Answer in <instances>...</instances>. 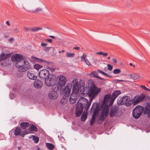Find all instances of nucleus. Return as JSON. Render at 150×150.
I'll list each match as a JSON object with an SVG mask.
<instances>
[{
    "instance_id": "obj_49",
    "label": "nucleus",
    "mask_w": 150,
    "mask_h": 150,
    "mask_svg": "<svg viewBox=\"0 0 150 150\" xmlns=\"http://www.w3.org/2000/svg\"><path fill=\"white\" fill-rule=\"evenodd\" d=\"M117 82H119L121 81H124L125 82H129L130 81H127V80H119L118 79L117 80Z\"/></svg>"
},
{
    "instance_id": "obj_22",
    "label": "nucleus",
    "mask_w": 150,
    "mask_h": 150,
    "mask_svg": "<svg viewBox=\"0 0 150 150\" xmlns=\"http://www.w3.org/2000/svg\"><path fill=\"white\" fill-rule=\"evenodd\" d=\"M80 88L81 86L73 87L72 93L77 95V94L79 91Z\"/></svg>"
},
{
    "instance_id": "obj_42",
    "label": "nucleus",
    "mask_w": 150,
    "mask_h": 150,
    "mask_svg": "<svg viewBox=\"0 0 150 150\" xmlns=\"http://www.w3.org/2000/svg\"><path fill=\"white\" fill-rule=\"evenodd\" d=\"M115 99H114V98H112V97H111L109 103V105L110 106H111L112 105Z\"/></svg>"
},
{
    "instance_id": "obj_2",
    "label": "nucleus",
    "mask_w": 150,
    "mask_h": 150,
    "mask_svg": "<svg viewBox=\"0 0 150 150\" xmlns=\"http://www.w3.org/2000/svg\"><path fill=\"white\" fill-rule=\"evenodd\" d=\"M11 59L16 62L15 66L20 72L25 71L30 67L29 62L24 59L21 54H16L14 55Z\"/></svg>"
},
{
    "instance_id": "obj_54",
    "label": "nucleus",
    "mask_w": 150,
    "mask_h": 150,
    "mask_svg": "<svg viewBox=\"0 0 150 150\" xmlns=\"http://www.w3.org/2000/svg\"><path fill=\"white\" fill-rule=\"evenodd\" d=\"M97 71L98 72H99L102 74L103 75V74L104 73V72L101 71L100 70H98Z\"/></svg>"
},
{
    "instance_id": "obj_61",
    "label": "nucleus",
    "mask_w": 150,
    "mask_h": 150,
    "mask_svg": "<svg viewBox=\"0 0 150 150\" xmlns=\"http://www.w3.org/2000/svg\"><path fill=\"white\" fill-rule=\"evenodd\" d=\"M50 38H51L53 39L54 38V36H51V35H50Z\"/></svg>"
},
{
    "instance_id": "obj_24",
    "label": "nucleus",
    "mask_w": 150,
    "mask_h": 150,
    "mask_svg": "<svg viewBox=\"0 0 150 150\" xmlns=\"http://www.w3.org/2000/svg\"><path fill=\"white\" fill-rule=\"evenodd\" d=\"M87 110H84V112L81 116V120L82 121H85L87 117Z\"/></svg>"
},
{
    "instance_id": "obj_50",
    "label": "nucleus",
    "mask_w": 150,
    "mask_h": 150,
    "mask_svg": "<svg viewBox=\"0 0 150 150\" xmlns=\"http://www.w3.org/2000/svg\"><path fill=\"white\" fill-rule=\"evenodd\" d=\"M47 44L46 43H42L41 44V45L43 47H46V46H47Z\"/></svg>"
},
{
    "instance_id": "obj_33",
    "label": "nucleus",
    "mask_w": 150,
    "mask_h": 150,
    "mask_svg": "<svg viewBox=\"0 0 150 150\" xmlns=\"http://www.w3.org/2000/svg\"><path fill=\"white\" fill-rule=\"evenodd\" d=\"M75 56V54L74 53H71L69 52H66V57H73Z\"/></svg>"
},
{
    "instance_id": "obj_63",
    "label": "nucleus",
    "mask_w": 150,
    "mask_h": 150,
    "mask_svg": "<svg viewBox=\"0 0 150 150\" xmlns=\"http://www.w3.org/2000/svg\"><path fill=\"white\" fill-rule=\"evenodd\" d=\"M129 65L131 66H132L133 65L132 64V63H130L129 64Z\"/></svg>"
},
{
    "instance_id": "obj_14",
    "label": "nucleus",
    "mask_w": 150,
    "mask_h": 150,
    "mask_svg": "<svg viewBox=\"0 0 150 150\" xmlns=\"http://www.w3.org/2000/svg\"><path fill=\"white\" fill-rule=\"evenodd\" d=\"M118 108L117 107H112L110 110L109 115L111 117L115 116L118 113Z\"/></svg>"
},
{
    "instance_id": "obj_4",
    "label": "nucleus",
    "mask_w": 150,
    "mask_h": 150,
    "mask_svg": "<svg viewBox=\"0 0 150 150\" xmlns=\"http://www.w3.org/2000/svg\"><path fill=\"white\" fill-rule=\"evenodd\" d=\"M108 106L105 105L103 106L102 111L101 112L100 116L98 119L99 122L101 123L105 119L106 117L109 114Z\"/></svg>"
},
{
    "instance_id": "obj_23",
    "label": "nucleus",
    "mask_w": 150,
    "mask_h": 150,
    "mask_svg": "<svg viewBox=\"0 0 150 150\" xmlns=\"http://www.w3.org/2000/svg\"><path fill=\"white\" fill-rule=\"evenodd\" d=\"M130 78L133 80H136L140 78V75L134 73L130 75Z\"/></svg>"
},
{
    "instance_id": "obj_47",
    "label": "nucleus",
    "mask_w": 150,
    "mask_h": 150,
    "mask_svg": "<svg viewBox=\"0 0 150 150\" xmlns=\"http://www.w3.org/2000/svg\"><path fill=\"white\" fill-rule=\"evenodd\" d=\"M24 29L26 31H31V28H27L26 27H24Z\"/></svg>"
},
{
    "instance_id": "obj_37",
    "label": "nucleus",
    "mask_w": 150,
    "mask_h": 150,
    "mask_svg": "<svg viewBox=\"0 0 150 150\" xmlns=\"http://www.w3.org/2000/svg\"><path fill=\"white\" fill-rule=\"evenodd\" d=\"M96 54H100L103 55L104 57H106L108 55V53H105L103 52H97L96 53Z\"/></svg>"
},
{
    "instance_id": "obj_32",
    "label": "nucleus",
    "mask_w": 150,
    "mask_h": 150,
    "mask_svg": "<svg viewBox=\"0 0 150 150\" xmlns=\"http://www.w3.org/2000/svg\"><path fill=\"white\" fill-rule=\"evenodd\" d=\"M42 28H39V27H32L31 28V31L36 32L40 30H42Z\"/></svg>"
},
{
    "instance_id": "obj_52",
    "label": "nucleus",
    "mask_w": 150,
    "mask_h": 150,
    "mask_svg": "<svg viewBox=\"0 0 150 150\" xmlns=\"http://www.w3.org/2000/svg\"><path fill=\"white\" fill-rule=\"evenodd\" d=\"M113 62L115 64H116L117 63V59H112Z\"/></svg>"
},
{
    "instance_id": "obj_59",
    "label": "nucleus",
    "mask_w": 150,
    "mask_h": 150,
    "mask_svg": "<svg viewBox=\"0 0 150 150\" xmlns=\"http://www.w3.org/2000/svg\"><path fill=\"white\" fill-rule=\"evenodd\" d=\"M105 76L107 77H109V75H108V74H106L104 72V73L103 74Z\"/></svg>"
},
{
    "instance_id": "obj_21",
    "label": "nucleus",
    "mask_w": 150,
    "mask_h": 150,
    "mask_svg": "<svg viewBox=\"0 0 150 150\" xmlns=\"http://www.w3.org/2000/svg\"><path fill=\"white\" fill-rule=\"evenodd\" d=\"M77 95L75 94H71L70 97V102L71 104H73L76 101L77 99Z\"/></svg>"
},
{
    "instance_id": "obj_53",
    "label": "nucleus",
    "mask_w": 150,
    "mask_h": 150,
    "mask_svg": "<svg viewBox=\"0 0 150 150\" xmlns=\"http://www.w3.org/2000/svg\"><path fill=\"white\" fill-rule=\"evenodd\" d=\"M49 69L52 71H55V69L54 68H52L50 67L49 68Z\"/></svg>"
},
{
    "instance_id": "obj_51",
    "label": "nucleus",
    "mask_w": 150,
    "mask_h": 150,
    "mask_svg": "<svg viewBox=\"0 0 150 150\" xmlns=\"http://www.w3.org/2000/svg\"><path fill=\"white\" fill-rule=\"evenodd\" d=\"M14 40V39L13 38H11L8 40V41L11 43L12 42V41Z\"/></svg>"
},
{
    "instance_id": "obj_12",
    "label": "nucleus",
    "mask_w": 150,
    "mask_h": 150,
    "mask_svg": "<svg viewBox=\"0 0 150 150\" xmlns=\"http://www.w3.org/2000/svg\"><path fill=\"white\" fill-rule=\"evenodd\" d=\"M50 74L49 71L46 69L41 70L39 73V76L40 79L42 80L45 79Z\"/></svg>"
},
{
    "instance_id": "obj_43",
    "label": "nucleus",
    "mask_w": 150,
    "mask_h": 150,
    "mask_svg": "<svg viewBox=\"0 0 150 150\" xmlns=\"http://www.w3.org/2000/svg\"><path fill=\"white\" fill-rule=\"evenodd\" d=\"M85 63L88 66H90L91 65V64L89 60L86 59L84 61Z\"/></svg>"
},
{
    "instance_id": "obj_60",
    "label": "nucleus",
    "mask_w": 150,
    "mask_h": 150,
    "mask_svg": "<svg viewBox=\"0 0 150 150\" xmlns=\"http://www.w3.org/2000/svg\"><path fill=\"white\" fill-rule=\"evenodd\" d=\"M65 52V51L64 50H62V51H59V53H61L62 52Z\"/></svg>"
},
{
    "instance_id": "obj_8",
    "label": "nucleus",
    "mask_w": 150,
    "mask_h": 150,
    "mask_svg": "<svg viewBox=\"0 0 150 150\" xmlns=\"http://www.w3.org/2000/svg\"><path fill=\"white\" fill-rule=\"evenodd\" d=\"M144 110V108L141 106H138L135 107L133 111V117L136 118H139Z\"/></svg>"
},
{
    "instance_id": "obj_48",
    "label": "nucleus",
    "mask_w": 150,
    "mask_h": 150,
    "mask_svg": "<svg viewBox=\"0 0 150 150\" xmlns=\"http://www.w3.org/2000/svg\"><path fill=\"white\" fill-rule=\"evenodd\" d=\"M89 97L91 98V99L89 100V102H88V103H90L91 104L93 99L95 97H93V96H89Z\"/></svg>"
},
{
    "instance_id": "obj_30",
    "label": "nucleus",
    "mask_w": 150,
    "mask_h": 150,
    "mask_svg": "<svg viewBox=\"0 0 150 150\" xmlns=\"http://www.w3.org/2000/svg\"><path fill=\"white\" fill-rule=\"evenodd\" d=\"M46 145L47 148L50 150H52L54 148V146L51 144L49 143H46Z\"/></svg>"
},
{
    "instance_id": "obj_29",
    "label": "nucleus",
    "mask_w": 150,
    "mask_h": 150,
    "mask_svg": "<svg viewBox=\"0 0 150 150\" xmlns=\"http://www.w3.org/2000/svg\"><path fill=\"white\" fill-rule=\"evenodd\" d=\"M37 129L35 126L32 125L30 127L29 129L27 130H28V132H29L30 131L31 132V133L32 131H36Z\"/></svg>"
},
{
    "instance_id": "obj_62",
    "label": "nucleus",
    "mask_w": 150,
    "mask_h": 150,
    "mask_svg": "<svg viewBox=\"0 0 150 150\" xmlns=\"http://www.w3.org/2000/svg\"><path fill=\"white\" fill-rule=\"evenodd\" d=\"M4 37L6 38H7L8 37V36L7 35H4Z\"/></svg>"
},
{
    "instance_id": "obj_19",
    "label": "nucleus",
    "mask_w": 150,
    "mask_h": 150,
    "mask_svg": "<svg viewBox=\"0 0 150 150\" xmlns=\"http://www.w3.org/2000/svg\"><path fill=\"white\" fill-rule=\"evenodd\" d=\"M70 85H71V87L72 86L73 87L81 86L80 83L78 81V79L76 78L72 80Z\"/></svg>"
},
{
    "instance_id": "obj_9",
    "label": "nucleus",
    "mask_w": 150,
    "mask_h": 150,
    "mask_svg": "<svg viewBox=\"0 0 150 150\" xmlns=\"http://www.w3.org/2000/svg\"><path fill=\"white\" fill-rule=\"evenodd\" d=\"M71 85L70 83H68L64 88L61 91V93L64 97H68L71 91Z\"/></svg>"
},
{
    "instance_id": "obj_7",
    "label": "nucleus",
    "mask_w": 150,
    "mask_h": 150,
    "mask_svg": "<svg viewBox=\"0 0 150 150\" xmlns=\"http://www.w3.org/2000/svg\"><path fill=\"white\" fill-rule=\"evenodd\" d=\"M45 80V84L47 86H52L55 84V76L53 74H50Z\"/></svg>"
},
{
    "instance_id": "obj_31",
    "label": "nucleus",
    "mask_w": 150,
    "mask_h": 150,
    "mask_svg": "<svg viewBox=\"0 0 150 150\" xmlns=\"http://www.w3.org/2000/svg\"><path fill=\"white\" fill-rule=\"evenodd\" d=\"M62 98L61 100V103L63 104H66L67 102V99L68 97H64Z\"/></svg>"
},
{
    "instance_id": "obj_57",
    "label": "nucleus",
    "mask_w": 150,
    "mask_h": 150,
    "mask_svg": "<svg viewBox=\"0 0 150 150\" xmlns=\"http://www.w3.org/2000/svg\"><path fill=\"white\" fill-rule=\"evenodd\" d=\"M74 49H76V50H79L80 49V47H74Z\"/></svg>"
},
{
    "instance_id": "obj_35",
    "label": "nucleus",
    "mask_w": 150,
    "mask_h": 150,
    "mask_svg": "<svg viewBox=\"0 0 150 150\" xmlns=\"http://www.w3.org/2000/svg\"><path fill=\"white\" fill-rule=\"evenodd\" d=\"M34 67L35 69L37 70H39L40 69L42 68V66L38 64H35L34 65Z\"/></svg>"
},
{
    "instance_id": "obj_27",
    "label": "nucleus",
    "mask_w": 150,
    "mask_h": 150,
    "mask_svg": "<svg viewBox=\"0 0 150 150\" xmlns=\"http://www.w3.org/2000/svg\"><path fill=\"white\" fill-rule=\"evenodd\" d=\"M121 93L120 91H115L112 93V97L115 99L116 97Z\"/></svg>"
},
{
    "instance_id": "obj_26",
    "label": "nucleus",
    "mask_w": 150,
    "mask_h": 150,
    "mask_svg": "<svg viewBox=\"0 0 150 150\" xmlns=\"http://www.w3.org/2000/svg\"><path fill=\"white\" fill-rule=\"evenodd\" d=\"M20 126L22 128L24 129H26L29 126V124L28 122H23L20 124Z\"/></svg>"
},
{
    "instance_id": "obj_64",
    "label": "nucleus",
    "mask_w": 150,
    "mask_h": 150,
    "mask_svg": "<svg viewBox=\"0 0 150 150\" xmlns=\"http://www.w3.org/2000/svg\"><path fill=\"white\" fill-rule=\"evenodd\" d=\"M37 150H41V149H40L38 147L37 148Z\"/></svg>"
},
{
    "instance_id": "obj_39",
    "label": "nucleus",
    "mask_w": 150,
    "mask_h": 150,
    "mask_svg": "<svg viewBox=\"0 0 150 150\" xmlns=\"http://www.w3.org/2000/svg\"><path fill=\"white\" fill-rule=\"evenodd\" d=\"M121 72V70L119 69H115L113 71V73L115 74H119Z\"/></svg>"
},
{
    "instance_id": "obj_1",
    "label": "nucleus",
    "mask_w": 150,
    "mask_h": 150,
    "mask_svg": "<svg viewBox=\"0 0 150 150\" xmlns=\"http://www.w3.org/2000/svg\"><path fill=\"white\" fill-rule=\"evenodd\" d=\"M17 7L25 11L31 13H37L42 11V8L37 6L28 0H22L17 4Z\"/></svg>"
},
{
    "instance_id": "obj_44",
    "label": "nucleus",
    "mask_w": 150,
    "mask_h": 150,
    "mask_svg": "<svg viewBox=\"0 0 150 150\" xmlns=\"http://www.w3.org/2000/svg\"><path fill=\"white\" fill-rule=\"evenodd\" d=\"M9 134L11 136H12L14 134L15 135V129L10 131L9 132Z\"/></svg>"
},
{
    "instance_id": "obj_36",
    "label": "nucleus",
    "mask_w": 150,
    "mask_h": 150,
    "mask_svg": "<svg viewBox=\"0 0 150 150\" xmlns=\"http://www.w3.org/2000/svg\"><path fill=\"white\" fill-rule=\"evenodd\" d=\"M35 60L38 62H44L45 63H46L47 62V61L45 60H44L42 59L36 58V57H35Z\"/></svg>"
},
{
    "instance_id": "obj_6",
    "label": "nucleus",
    "mask_w": 150,
    "mask_h": 150,
    "mask_svg": "<svg viewBox=\"0 0 150 150\" xmlns=\"http://www.w3.org/2000/svg\"><path fill=\"white\" fill-rule=\"evenodd\" d=\"M88 85L90 87V91L88 94L89 96L95 97L98 94L99 92L101 90L100 88H98L96 87L95 85L93 83H92V86H89V82H88Z\"/></svg>"
},
{
    "instance_id": "obj_17",
    "label": "nucleus",
    "mask_w": 150,
    "mask_h": 150,
    "mask_svg": "<svg viewBox=\"0 0 150 150\" xmlns=\"http://www.w3.org/2000/svg\"><path fill=\"white\" fill-rule=\"evenodd\" d=\"M11 54H5L3 53L0 55V62L2 60H5L8 59L11 57Z\"/></svg>"
},
{
    "instance_id": "obj_34",
    "label": "nucleus",
    "mask_w": 150,
    "mask_h": 150,
    "mask_svg": "<svg viewBox=\"0 0 150 150\" xmlns=\"http://www.w3.org/2000/svg\"><path fill=\"white\" fill-rule=\"evenodd\" d=\"M96 72L95 71H93L90 74V75H91L92 76H94L96 77L98 79H99L101 80H103V79L102 78H101L98 76L96 75Z\"/></svg>"
},
{
    "instance_id": "obj_38",
    "label": "nucleus",
    "mask_w": 150,
    "mask_h": 150,
    "mask_svg": "<svg viewBox=\"0 0 150 150\" xmlns=\"http://www.w3.org/2000/svg\"><path fill=\"white\" fill-rule=\"evenodd\" d=\"M87 57V55L85 53H83V55L81 56V61H84L86 59V58Z\"/></svg>"
},
{
    "instance_id": "obj_16",
    "label": "nucleus",
    "mask_w": 150,
    "mask_h": 150,
    "mask_svg": "<svg viewBox=\"0 0 150 150\" xmlns=\"http://www.w3.org/2000/svg\"><path fill=\"white\" fill-rule=\"evenodd\" d=\"M27 76L30 79L34 80L36 79L37 76L34 72L31 71H28L27 73Z\"/></svg>"
},
{
    "instance_id": "obj_25",
    "label": "nucleus",
    "mask_w": 150,
    "mask_h": 150,
    "mask_svg": "<svg viewBox=\"0 0 150 150\" xmlns=\"http://www.w3.org/2000/svg\"><path fill=\"white\" fill-rule=\"evenodd\" d=\"M127 100H126L125 105L127 106H130L132 104L134 105L133 99L131 100L129 97L127 96Z\"/></svg>"
},
{
    "instance_id": "obj_15",
    "label": "nucleus",
    "mask_w": 150,
    "mask_h": 150,
    "mask_svg": "<svg viewBox=\"0 0 150 150\" xmlns=\"http://www.w3.org/2000/svg\"><path fill=\"white\" fill-rule=\"evenodd\" d=\"M48 96L50 99L51 100H55L57 97L58 94L56 91H53L50 92Z\"/></svg>"
},
{
    "instance_id": "obj_46",
    "label": "nucleus",
    "mask_w": 150,
    "mask_h": 150,
    "mask_svg": "<svg viewBox=\"0 0 150 150\" xmlns=\"http://www.w3.org/2000/svg\"><path fill=\"white\" fill-rule=\"evenodd\" d=\"M14 32L16 33H18L20 32L19 29L17 28H15L13 29Z\"/></svg>"
},
{
    "instance_id": "obj_20",
    "label": "nucleus",
    "mask_w": 150,
    "mask_h": 150,
    "mask_svg": "<svg viewBox=\"0 0 150 150\" xmlns=\"http://www.w3.org/2000/svg\"><path fill=\"white\" fill-rule=\"evenodd\" d=\"M42 83L39 80H36L34 83V87L37 88H41L42 85Z\"/></svg>"
},
{
    "instance_id": "obj_56",
    "label": "nucleus",
    "mask_w": 150,
    "mask_h": 150,
    "mask_svg": "<svg viewBox=\"0 0 150 150\" xmlns=\"http://www.w3.org/2000/svg\"><path fill=\"white\" fill-rule=\"evenodd\" d=\"M47 40L50 43H51L52 41V40L51 39H47Z\"/></svg>"
},
{
    "instance_id": "obj_45",
    "label": "nucleus",
    "mask_w": 150,
    "mask_h": 150,
    "mask_svg": "<svg viewBox=\"0 0 150 150\" xmlns=\"http://www.w3.org/2000/svg\"><path fill=\"white\" fill-rule=\"evenodd\" d=\"M107 67H108V69L110 71H111L112 70L113 67L110 64H107Z\"/></svg>"
},
{
    "instance_id": "obj_10",
    "label": "nucleus",
    "mask_w": 150,
    "mask_h": 150,
    "mask_svg": "<svg viewBox=\"0 0 150 150\" xmlns=\"http://www.w3.org/2000/svg\"><path fill=\"white\" fill-rule=\"evenodd\" d=\"M28 130H25L22 132L21 129L19 127H17L15 129V135L16 136L20 135L23 137L27 134L31 133L30 131L28 132Z\"/></svg>"
},
{
    "instance_id": "obj_5",
    "label": "nucleus",
    "mask_w": 150,
    "mask_h": 150,
    "mask_svg": "<svg viewBox=\"0 0 150 150\" xmlns=\"http://www.w3.org/2000/svg\"><path fill=\"white\" fill-rule=\"evenodd\" d=\"M94 110L93 114L92 116V118L90 122L91 125H92L95 122L96 115L98 114L99 109V106L96 103H94L93 104L91 110Z\"/></svg>"
},
{
    "instance_id": "obj_58",
    "label": "nucleus",
    "mask_w": 150,
    "mask_h": 150,
    "mask_svg": "<svg viewBox=\"0 0 150 150\" xmlns=\"http://www.w3.org/2000/svg\"><path fill=\"white\" fill-rule=\"evenodd\" d=\"M6 23L8 26H10V24L9 22L8 21H7L6 22Z\"/></svg>"
},
{
    "instance_id": "obj_40",
    "label": "nucleus",
    "mask_w": 150,
    "mask_h": 150,
    "mask_svg": "<svg viewBox=\"0 0 150 150\" xmlns=\"http://www.w3.org/2000/svg\"><path fill=\"white\" fill-rule=\"evenodd\" d=\"M33 139L36 143H38L39 141V138L35 136H33Z\"/></svg>"
},
{
    "instance_id": "obj_11",
    "label": "nucleus",
    "mask_w": 150,
    "mask_h": 150,
    "mask_svg": "<svg viewBox=\"0 0 150 150\" xmlns=\"http://www.w3.org/2000/svg\"><path fill=\"white\" fill-rule=\"evenodd\" d=\"M57 79L58 84L61 87L64 86L67 82L66 77L63 75L58 76Z\"/></svg>"
},
{
    "instance_id": "obj_28",
    "label": "nucleus",
    "mask_w": 150,
    "mask_h": 150,
    "mask_svg": "<svg viewBox=\"0 0 150 150\" xmlns=\"http://www.w3.org/2000/svg\"><path fill=\"white\" fill-rule=\"evenodd\" d=\"M110 96L109 95H107L105 96L103 102V105H105L108 102L109 99L110 98Z\"/></svg>"
},
{
    "instance_id": "obj_3",
    "label": "nucleus",
    "mask_w": 150,
    "mask_h": 150,
    "mask_svg": "<svg viewBox=\"0 0 150 150\" xmlns=\"http://www.w3.org/2000/svg\"><path fill=\"white\" fill-rule=\"evenodd\" d=\"M91 105L90 103H88V100L85 98L81 97L79 99L76 106L75 114L76 117L79 116L81 114L83 109L85 110H88Z\"/></svg>"
},
{
    "instance_id": "obj_55",
    "label": "nucleus",
    "mask_w": 150,
    "mask_h": 150,
    "mask_svg": "<svg viewBox=\"0 0 150 150\" xmlns=\"http://www.w3.org/2000/svg\"><path fill=\"white\" fill-rule=\"evenodd\" d=\"M97 71L98 72H99L102 74L103 75V74L104 73V72L101 71L100 70H98Z\"/></svg>"
},
{
    "instance_id": "obj_13",
    "label": "nucleus",
    "mask_w": 150,
    "mask_h": 150,
    "mask_svg": "<svg viewBox=\"0 0 150 150\" xmlns=\"http://www.w3.org/2000/svg\"><path fill=\"white\" fill-rule=\"evenodd\" d=\"M145 95L142 94L140 96H137L133 98L134 105H135L143 101L145 98Z\"/></svg>"
},
{
    "instance_id": "obj_41",
    "label": "nucleus",
    "mask_w": 150,
    "mask_h": 150,
    "mask_svg": "<svg viewBox=\"0 0 150 150\" xmlns=\"http://www.w3.org/2000/svg\"><path fill=\"white\" fill-rule=\"evenodd\" d=\"M140 86V87L142 88L145 91L150 92V89H149L146 88L145 86H143V85H141V86Z\"/></svg>"
},
{
    "instance_id": "obj_18",
    "label": "nucleus",
    "mask_w": 150,
    "mask_h": 150,
    "mask_svg": "<svg viewBox=\"0 0 150 150\" xmlns=\"http://www.w3.org/2000/svg\"><path fill=\"white\" fill-rule=\"evenodd\" d=\"M127 96H123L120 99H118L117 103L119 105H122L125 104L126 100H127Z\"/></svg>"
}]
</instances>
